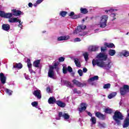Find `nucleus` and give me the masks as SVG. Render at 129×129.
<instances>
[{"mask_svg": "<svg viewBox=\"0 0 129 129\" xmlns=\"http://www.w3.org/2000/svg\"><path fill=\"white\" fill-rule=\"evenodd\" d=\"M96 58L97 59H93L92 60L93 67H95L97 65L98 67L103 68L104 69H106V70L111 69V67H112V65H113L112 62H104V61H106L107 59V55H105V53L100 52L97 55Z\"/></svg>", "mask_w": 129, "mask_h": 129, "instance_id": "nucleus-1", "label": "nucleus"}, {"mask_svg": "<svg viewBox=\"0 0 129 129\" xmlns=\"http://www.w3.org/2000/svg\"><path fill=\"white\" fill-rule=\"evenodd\" d=\"M113 119L115 120L117 125H120V124H121V120L123 119V115H122V113L119 112V111L116 110L114 113Z\"/></svg>", "mask_w": 129, "mask_h": 129, "instance_id": "nucleus-2", "label": "nucleus"}, {"mask_svg": "<svg viewBox=\"0 0 129 129\" xmlns=\"http://www.w3.org/2000/svg\"><path fill=\"white\" fill-rule=\"evenodd\" d=\"M107 20H108V16L107 15H103L101 17V21L100 22L101 28H105L106 27Z\"/></svg>", "mask_w": 129, "mask_h": 129, "instance_id": "nucleus-3", "label": "nucleus"}, {"mask_svg": "<svg viewBox=\"0 0 129 129\" xmlns=\"http://www.w3.org/2000/svg\"><path fill=\"white\" fill-rule=\"evenodd\" d=\"M120 94L123 96L125 95L126 93L129 92V86L128 85H124L123 87H121L119 89Z\"/></svg>", "mask_w": 129, "mask_h": 129, "instance_id": "nucleus-4", "label": "nucleus"}, {"mask_svg": "<svg viewBox=\"0 0 129 129\" xmlns=\"http://www.w3.org/2000/svg\"><path fill=\"white\" fill-rule=\"evenodd\" d=\"M86 29V25H81L78 26L74 31V34H78Z\"/></svg>", "mask_w": 129, "mask_h": 129, "instance_id": "nucleus-5", "label": "nucleus"}, {"mask_svg": "<svg viewBox=\"0 0 129 129\" xmlns=\"http://www.w3.org/2000/svg\"><path fill=\"white\" fill-rule=\"evenodd\" d=\"M72 82L75 85H76L78 87H83L84 86H86V83H84L82 84V83L77 81L76 79H74L72 81Z\"/></svg>", "mask_w": 129, "mask_h": 129, "instance_id": "nucleus-6", "label": "nucleus"}, {"mask_svg": "<svg viewBox=\"0 0 129 129\" xmlns=\"http://www.w3.org/2000/svg\"><path fill=\"white\" fill-rule=\"evenodd\" d=\"M54 68L53 67H49V69L48 72V76L49 78H52L54 79Z\"/></svg>", "mask_w": 129, "mask_h": 129, "instance_id": "nucleus-7", "label": "nucleus"}, {"mask_svg": "<svg viewBox=\"0 0 129 129\" xmlns=\"http://www.w3.org/2000/svg\"><path fill=\"white\" fill-rule=\"evenodd\" d=\"M80 108H78V110L80 112H82V111H85L86 108H87V104L85 103H82L80 104Z\"/></svg>", "mask_w": 129, "mask_h": 129, "instance_id": "nucleus-8", "label": "nucleus"}, {"mask_svg": "<svg viewBox=\"0 0 129 129\" xmlns=\"http://www.w3.org/2000/svg\"><path fill=\"white\" fill-rule=\"evenodd\" d=\"M95 116H96V117H98V118L101 119L102 120H104L106 117L105 115H104L99 111L95 113Z\"/></svg>", "mask_w": 129, "mask_h": 129, "instance_id": "nucleus-9", "label": "nucleus"}, {"mask_svg": "<svg viewBox=\"0 0 129 129\" xmlns=\"http://www.w3.org/2000/svg\"><path fill=\"white\" fill-rule=\"evenodd\" d=\"M33 95H35V97H37L38 99H41L42 98V95L41 94L40 90H35L33 93Z\"/></svg>", "mask_w": 129, "mask_h": 129, "instance_id": "nucleus-10", "label": "nucleus"}, {"mask_svg": "<svg viewBox=\"0 0 129 129\" xmlns=\"http://www.w3.org/2000/svg\"><path fill=\"white\" fill-rule=\"evenodd\" d=\"M69 16L71 17V19H79V18H81V15H75V13H74V12H71L69 14Z\"/></svg>", "mask_w": 129, "mask_h": 129, "instance_id": "nucleus-11", "label": "nucleus"}, {"mask_svg": "<svg viewBox=\"0 0 129 129\" xmlns=\"http://www.w3.org/2000/svg\"><path fill=\"white\" fill-rule=\"evenodd\" d=\"M99 48V47H98L97 45H91L89 47V50L91 52H95L96 51H98Z\"/></svg>", "mask_w": 129, "mask_h": 129, "instance_id": "nucleus-12", "label": "nucleus"}, {"mask_svg": "<svg viewBox=\"0 0 129 129\" xmlns=\"http://www.w3.org/2000/svg\"><path fill=\"white\" fill-rule=\"evenodd\" d=\"M0 79L2 84H5L6 83L7 78L5 76V75L3 73L0 74Z\"/></svg>", "mask_w": 129, "mask_h": 129, "instance_id": "nucleus-13", "label": "nucleus"}, {"mask_svg": "<svg viewBox=\"0 0 129 129\" xmlns=\"http://www.w3.org/2000/svg\"><path fill=\"white\" fill-rule=\"evenodd\" d=\"M57 100H56V98L54 97V96L50 97L48 100V103L49 104H54L56 103Z\"/></svg>", "mask_w": 129, "mask_h": 129, "instance_id": "nucleus-14", "label": "nucleus"}, {"mask_svg": "<svg viewBox=\"0 0 129 129\" xmlns=\"http://www.w3.org/2000/svg\"><path fill=\"white\" fill-rule=\"evenodd\" d=\"M70 39V37L69 35L60 36L57 38V41H67V40H69Z\"/></svg>", "mask_w": 129, "mask_h": 129, "instance_id": "nucleus-15", "label": "nucleus"}, {"mask_svg": "<svg viewBox=\"0 0 129 129\" xmlns=\"http://www.w3.org/2000/svg\"><path fill=\"white\" fill-rule=\"evenodd\" d=\"M9 23H19V24H21V20L18 18H11L9 20Z\"/></svg>", "mask_w": 129, "mask_h": 129, "instance_id": "nucleus-16", "label": "nucleus"}, {"mask_svg": "<svg viewBox=\"0 0 129 129\" xmlns=\"http://www.w3.org/2000/svg\"><path fill=\"white\" fill-rule=\"evenodd\" d=\"M2 29L4 31H9L11 29V26L8 24H3L2 25Z\"/></svg>", "mask_w": 129, "mask_h": 129, "instance_id": "nucleus-17", "label": "nucleus"}, {"mask_svg": "<svg viewBox=\"0 0 129 129\" xmlns=\"http://www.w3.org/2000/svg\"><path fill=\"white\" fill-rule=\"evenodd\" d=\"M129 126V118L128 117H127L125 118L124 120V124H123V128H125V127H128Z\"/></svg>", "mask_w": 129, "mask_h": 129, "instance_id": "nucleus-18", "label": "nucleus"}, {"mask_svg": "<svg viewBox=\"0 0 129 129\" xmlns=\"http://www.w3.org/2000/svg\"><path fill=\"white\" fill-rule=\"evenodd\" d=\"M56 104H57L58 106H59V107L63 108L66 106V104L60 100L56 101Z\"/></svg>", "mask_w": 129, "mask_h": 129, "instance_id": "nucleus-19", "label": "nucleus"}, {"mask_svg": "<svg viewBox=\"0 0 129 129\" xmlns=\"http://www.w3.org/2000/svg\"><path fill=\"white\" fill-rule=\"evenodd\" d=\"M13 16H16V17H18L22 15V11L20 10H17L16 9H14L13 10Z\"/></svg>", "mask_w": 129, "mask_h": 129, "instance_id": "nucleus-20", "label": "nucleus"}, {"mask_svg": "<svg viewBox=\"0 0 129 129\" xmlns=\"http://www.w3.org/2000/svg\"><path fill=\"white\" fill-rule=\"evenodd\" d=\"M98 76H95L89 79L88 80V82L89 83H91V82H93V81H95V80H98Z\"/></svg>", "mask_w": 129, "mask_h": 129, "instance_id": "nucleus-21", "label": "nucleus"}, {"mask_svg": "<svg viewBox=\"0 0 129 129\" xmlns=\"http://www.w3.org/2000/svg\"><path fill=\"white\" fill-rule=\"evenodd\" d=\"M40 62H41L40 59H37L36 60H35L33 62V64L34 67H36V68H39V67H40L39 65H40Z\"/></svg>", "mask_w": 129, "mask_h": 129, "instance_id": "nucleus-22", "label": "nucleus"}, {"mask_svg": "<svg viewBox=\"0 0 129 129\" xmlns=\"http://www.w3.org/2000/svg\"><path fill=\"white\" fill-rule=\"evenodd\" d=\"M63 83L67 87H70V88H73L74 87L71 83L68 81H64Z\"/></svg>", "mask_w": 129, "mask_h": 129, "instance_id": "nucleus-23", "label": "nucleus"}, {"mask_svg": "<svg viewBox=\"0 0 129 129\" xmlns=\"http://www.w3.org/2000/svg\"><path fill=\"white\" fill-rule=\"evenodd\" d=\"M59 65V62H55L54 63L53 66H50L49 67H53V70L55 69L56 70V71H58L59 70V68H58V66Z\"/></svg>", "mask_w": 129, "mask_h": 129, "instance_id": "nucleus-24", "label": "nucleus"}, {"mask_svg": "<svg viewBox=\"0 0 129 129\" xmlns=\"http://www.w3.org/2000/svg\"><path fill=\"white\" fill-rule=\"evenodd\" d=\"M80 13L83 15H86V14H88V10L86 8H81Z\"/></svg>", "mask_w": 129, "mask_h": 129, "instance_id": "nucleus-25", "label": "nucleus"}, {"mask_svg": "<svg viewBox=\"0 0 129 129\" xmlns=\"http://www.w3.org/2000/svg\"><path fill=\"white\" fill-rule=\"evenodd\" d=\"M14 68H18V69H22L23 68V64L21 63H16L13 66Z\"/></svg>", "mask_w": 129, "mask_h": 129, "instance_id": "nucleus-26", "label": "nucleus"}, {"mask_svg": "<svg viewBox=\"0 0 129 129\" xmlns=\"http://www.w3.org/2000/svg\"><path fill=\"white\" fill-rule=\"evenodd\" d=\"M104 45L106 47H107V48H115V46L112 43H105L104 44Z\"/></svg>", "mask_w": 129, "mask_h": 129, "instance_id": "nucleus-27", "label": "nucleus"}, {"mask_svg": "<svg viewBox=\"0 0 129 129\" xmlns=\"http://www.w3.org/2000/svg\"><path fill=\"white\" fill-rule=\"evenodd\" d=\"M104 112L108 114H111L112 113V109L109 108H106L104 109Z\"/></svg>", "mask_w": 129, "mask_h": 129, "instance_id": "nucleus-28", "label": "nucleus"}, {"mask_svg": "<svg viewBox=\"0 0 129 129\" xmlns=\"http://www.w3.org/2000/svg\"><path fill=\"white\" fill-rule=\"evenodd\" d=\"M13 17V14L9 13H5L4 17L5 19H11Z\"/></svg>", "mask_w": 129, "mask_h": 129, "instance_id": "nucleus-29", "label": "nucleus"}, {"mask_svg": "<svg viewBox=\"0 0 129 129\" xmlns=\"http://www.w3.org/2000/svg\"><path fill=\"white\" fill-rule=\"evenodd\" d=\"M115 50L114 49H109L108 51V54L110 56H114L115 55Z\"/></svg>", "mask_w": 129, "mask_h": 129, "instance_id": "nucleus-30", "label": "nucleus"}, {"mask_svg": "<svg viewBox=\"0 0 129 129\" xmlns=\"http://www.w3.org/2000/svg\"><path fill=\"white\" fill-rule=\"evenodd\" d=\"M74 60L76 67H81V64H80V61H79V59H78V58H75Z\"/></svg>", "mask_w": 129, "mask_h": 129, "instance_id": "nucleus-31", "label": "nucleus"}, {"mask_svg": "<svg viewBox=\"0 0 129 129\" xmlns=\"http://www.w3.org/2000/svg\"><path fill=\"white\" fill-rule=\"evenodd\" d=\"M67 14H68V12H67V11H61L59 13V16H60L62 18H65Z\"/></svg>", "mask_w": 129, "mask_h": 129, "instance_id": "nucleus-32", "label": "nucleus"}, {"mask_svg": "<svg viewBox=\"0 0 129 129\" xmlns=\"http://www.w3.org/2000/svg\"><path fill=\"white\" fill-rule=\"evenodd\" d=\"M122 55L124 56V57H128L129 51H127V50H123L122 52Z\"/></svg>", "mask_w": 129, "mask_h": 129, "instance_id": "nucleus-33", "label": "nucleus"}, {"mask_svg": "<svg viewBox=\"0 0 129 129\" xmlns=\"http://www.w3.org/2000/svg\"><path fill=\"white\" fill-rule=\"evenodd\" d=\"M115 95H116V93L113 92V93L110 94L108 96V97L109 99H111V98H113V97H114V96H115Z\"/></svg>", "mask_w": 129, "mask_h": 129, "instance_id": "nucleus-34", "label": "nucleus"}, {"mask_svg": "<svg viewBox=\"0 0 129 129\" xmlns=\"http://www.w3.org/2000/svg\"><path fill=\"white\" fill-rule=\"evenodd\" d=\"M62 117L64 118V119H69V118H70V115H69L68 113H64L63 114Z\"/></svg>", "mask_w": 129, "mask_h": 129, "instance_id": "nucleus-35", "label": "nucleus"}, {"mask_svg": "<svg viewBox=\"0 0 129 129\" xmlns=\"http://www.w3.org/2000/svg\"><path fill=\"white\" fill-rule=\"evenodd\" d=\"M27 63L28 68L32 67V63H31V59H30V58H27Z\"/></svg>", "mask_w": 129, "mask_h": 129, "instance_id": "nucleus-36", "label": "nucleus"}, {"mask_svg": "<svg viewBox=\"0 0 129 129\" xmlns=\"http://www.w3.org/2000/svg\"><path fill=\"white\" fill-rule=\"evenodd\" d=\"M90 121L92 122V124H95L96 123V118L95 117H92Z\"/></svg>", "mask_w": 129, "mask_h": 129, "instance_id": "nucleus-37", "label": "nucleus"}, {"mask_svg": "<svg viewBox=\"0 0 129 129\" xmlns=\"http://www.w3.org/2000/svg\"><path fill=\"white\" fill-rule=\"evenodd\" d=\"M73 91H74V93L75 94H81V91L80 90H78L76 88H74Z\"/></svg>", "mask_w": 129, "mask_h": 129, "instance_id": "nucleus-38", "label": "nucleus"}, {"mask_svg": "<svg viewBox=\"0 0 129 129\" xmlns=\"http://www.w3.org/2000/svg\"><path fill=\"white\" fill-rule=\"evenodd\" d=\"M111 85L109 83L106 84L103 86L104 89H108L110 88Z\"/></svg>", "mask_w": 129, "mask_h": 129, "instance_id": "nucleus-39", "label": "nucleus"}, {"mask_svg": "<svg viewBox=\"0 0 129 129\" xmlns=\"http://www.w3.org/2000/svg\"><path fill=\"white\" fill-rule=\"evenodd\" d=\"M98 126H99V127H100L101 128L102 127H103V128H104V127H105V123H101L100 122H99L98 124Z\"/></svg>", "mask_w": 129, "mask_h": 129, "instance_id": "nucleus-40", "label": "nucleus"}, {"mask_svg": "<svg viewBox=\"0 0 129 129\" xmlns=\"http://www.w3.org/2000/svg\"><path fill=\"white\" fill-rule=\"evenodd\" d=\"M83 56H84V57L85 58V60L86 61L88 60V52H85L83 54Z\"/></svg>", "mask_w": 129, "mask_h": 129, "instance_id": "nucleus-41", "label": "nucleus"}, {"mask_svg": "<svg viewBox=\"0 0 129 129\" xmlns=\"http://www.w3.org/2000/svg\"><path fill=\"white\" fill-rule=\"evenodd\" d=\"M31 105H32V106H33V107H37V106H38V102L37 101L32 102L31 103Z\"/></svg>", "mask_w": 129, "mask_h": 129, "instance_id": "nucleus-42", "label": "nucleus"}, {"mask_svg": "<svg viewBox=\"0 0 129 129\" xmlns=\"http://www.w3.org/2000/svg\"><path fill=\"white\" fill-rule=\"evenodd\" d=\"M62 71L63 74H67V72H68V70L67 68H65V67H63L62 69Z\"/></svg>", "mask_w": 129, "mask_h": 129, "instance_id": "nucleus-43", "label": "nucleus"}, {"mask_svg": "<svg viewBox=\"0 0 129 129\" xmlns=\"http://www.w3.org/2000/svg\"><path fill=\"white\" fill-rule=\"evenodd\" d=\"M7 93L9 94V95H12V93H13V91L10 90L9 89H7L6 90Z\"/></svg>", "mask_w": 129, "mask_h": 129, "instance_id": "nucleus-44", "label": "nucleus"}, {"mask_svg": "<svg viewBox=\"0 0 129 129\" xmlns=\"http://www.w3.org/2000/svg\"><path fill=\"white\" fill-rule=\"evenodd\" d=\"M59 62H64L65 61V57L61 56L58 58Z\"/></svg>", "mask_w": 129, "mask_h": 129, "instance_id": "nucleus-45", "label": "nucleus"}, {"mask_svg": "<svg viewBox=\"0 0 129 129\" xmlns=\"http://www.w3.org/2000/svg\"><path fill=\"white\" fill-rule=\"evenodd\" d=\"M5 14V11H0V17H1V18H4Z\"/></svg>", "mask_w": 129, "mask_h": 129, "instance_id": "nucleus-46", "label": "nucleus"}, {"mask_svg": "<svg viewBox=\"0 0 129 129\" xmlns=\"http://www.w3.org/2000/svg\"><path fill=\"white\" fill-rule=\"evenodd\" d=\"M68 71L69 72H70V73H71V72H73V69H72V68H71V67L70 66H68Z\"/></svg>", "mask_w": 129, "mask_h": 129, "instance_id": "nucleus-47", "label": "nucleus"}, {"mask_svg": "<svg viewBox=\"0 0 129 129\" xmlns=\"http://www.w3.org/2000/svg\"><path fill=\"white\" fill-rule=\"evenodd\" d=\"M78 73L80 76H82L83 75V72L82 70H79L78 71Z\"/></svg>", "mask_w": 129, "mask_h": 129, "instance_id": "nucleus-48", "label": "nucleus"}, {"mask_svg": "<svg viewBox=\"0 0 129 129\" xmlns=\"http://www.w3.org/2000/svg\"><path fill=\"white\" fill-rule=\"evenodd\" d=\"M28 70H29V72H30L31 74L35 73V72H34V70H33V69H32V67L30 68H28Z\"/></svg>", "mask_w": 129, "mask_h": 129, "instance_id": "nucleus-49", "label": "nucleus"}, {"mask_svg": "<svg viewBox=\"0 0 129 129\" xmlns=\"http://www.w3.org/2000/svg\"><path fill=\"white\" fill-rule=\"evenodd\" d=\"M101 52H104V51H106V47H102L101 48Z\"/></svg>", "mask_w": 129, "mask_h": 129, "instance_id": "nucleus-50", "label": "nucleus"}, {"mask_svg": "<svg viewBox=\"0 0 129 129\" xmlns=\"http://www.w3.org/2000/svg\"><path fill=\"white\" fill-rule=\"evenodd\" d=\"M58 117H63V113L62 112H58Z\"/></svg>", "mask_w": 129, "mask_h": 129, "instance_id": "nucleus-51", "label": "nucleus"}, {"mask_svg": "<svg viewBox=\"0 0 129 129\" xmlns=\"http://www.w3.org/2000/svg\"><path fill=\"white\" fill-rule=\"evenodd\" d=\"M46 91L47 92H48V93L51 92V88H50V87H47L46 88Z\"/></svg>", "mask_w": 129, "mask_h": 129, "instance_id": "nucleus-52", "label": "nucleus"}, {"mask_svg": "<svg viewBox=\"0 0 129 129\" xmlns=\"http://www.w3.org/2000/svg\"><path fill=\"white\" fill-rule=\"evenodd\" d=\"M43 0H37L36 2L37 5H40V4H41V3L43 2Z\"/></svg>", "mask_w": 129, "mask_h": 129, "instance_id": "nucleus-53", "label": "nucleus"}, {"mask_svg": "<svg viewBox=\"0 0 129 129\" xmlns=\"http://www.w3.org/2000/svg\"><path fill=\"white\" fill-rule=\"evenodd\" d=\"M75 41L76 42H80V41H81V39H80V38L77 37L76 38H75Z\"/></svg>", "mask_w": 129, "mask_h": 129, "instance_id": "nucleus-54", "label": "nucleus"}, {"mask_svg": "<svg viewBox=\"0 0 129 129\" xmlns=\"http://www.w3.org/2000/svg\"><path fill=\"white\" fill-rule=\"evenodd\" d=\"M114 11H117V10L112 9H111L109 10V12L110 13H113V12H114Z\"/></svg>", "mask_w": 129, "mask_h": 129, "instance_id": "nucleus-55", "label": "nucleus"}, {"mask_svg": "<svg viewBox=\"0 0 129 129\" xmlns=\"http://www.w3.org/2000/svg\"><path fill=\"white\" fill-rule=\"evenodd\" d=\"M83 71L84 73H86V72H87V69L86 68H84L83 69Z\"/></svg>", "mask_w": 129, "mask_h": 129, "instance_id": "nucleus-56", "label": "nucleus"}, {"mask_svg": "<svg viewBox=\"0 0 129 129\" xmlns=\"http://www.w3.org/2000/svg\"><path fill=\"white\" fill-rule=\"evenodd\" d=\"M28 7L29 8H32L33 7V4H32V3H29L28 4Z\"/></svg>", "mask_w": 129, "mask_h": 129, "instance_id": "nucleus-57", "label": "nucleus"}, {"mask_svg": "<svg viewBox=\"0 0 129 129\" xmlns=\"http://www.w3.org/2000/svg\"><path fill=\"white\" fill-rule=\"evenodd\" d=\"M88 115H89V116H91V117H92V114L90 112H88Z\"/></svg>", "mask_w": 129, "mask_h": 129, "instance_id": "nucleus-58", "label": "nucleus"}, {"mask_svg": "<svg viewBox=\"0 0 129 129\" xmlns=\"http://www.w3.org/2000/svg\"><path fill=\"white\" fill-rule=\"evenodd\" d=\"M22 24H23V22H21V20H20V23H19V24L18 25L19 27H21V26H22Z\"/></svg>", "mask_w": 129, "mask_h": 129, "instance_id": "nucleus-59", "label": "nucleus"}, {"mask_svg": "<svg viewBox=\"0 0 129 129\" xmlns=\"http://www.w3.org/2000/svg\"><path fill=\"white\" fill-rule=\"evenodd\" d=\"M79 36H83V37H84V34H79Z\"/></svg>", "mask_w": 129, "mask_h": 129, "instance_id": "nucleus-60", "label": "nucleus"}, {"mask_svg": "<svg viewBox=\"0 0 129 129\" xmlns=\"http://www.w3.org/2000/svg\"><path fill=\"white\" fill-rule=\"evenodd\" d=\"M105 13H106L107 14L108 13V12H109V10H105Z\"/></svg>", "mask_w": 129, "mask_h": 129, "instance_id": "nucleus-61", "label": "nucleus"}, {"mask_svg": "<svg viewBox=\"0 0 129 129\" xmlns=\"http://www.w3.org/2000/svg\"><path fill=\"white\" fill-rule=\"evenodd\" d=\"M112 15H113V17H115V14H111Z\"/></svg>", "mask_w": 129, "mask_h": 129, "instance_id": "nucleus-62", "label": "nucleus"}, {"mask_svg": "<svg viewBox=\"0 0 129 129\" xmlns=\"http://www.w3.org/2000/svg\"><path fill=\"white\" fill-rule=\"evenodd\" d=\"M37 5H38V4H37V3H36V4H34V6L36 7H37Z\"/></svg>", "mask_w": 129, "mask_h": 129, "instance_id": "nucleus-63", "label": "nucleus"}, {"mask_svg": "<svg viewBox=\"0 0 129 129\" xmlns=\"http://www.w3.org/2000/svg\"><path fill=\"white\" fill-rule=\"evenodd\" d=\"M116 18H114L113 20H112V21H114V20H116Z\"/></svg>", "mask_w": 129, "mask_h": 129, "instance_id": "nucleus-64", "label": "nucleus"}]
</instances>
